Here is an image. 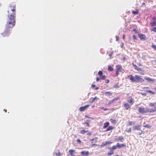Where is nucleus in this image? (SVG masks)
<instances>
[{
    "label": "nucleus",
    "instance_id": "48",
    "mask_svg": "<svg viewBox=\"0 0 156 156\" xmlns=\"http://www.w3.org/2000/svg\"><path fill=\"white\" fill-rule=\"evenodd\" d=\"M137 65L138 66H142V65L140 63H138L137 64Z\"/></svg>",
    "mask_w": 156,
    "mask_h": 156
},
{
    "label": "nucleus",
    "instance_id": "14",
    "mask_svg": "<svg viewBox=\"0 0 156 156\" xmlns=\"http://www.w3.org/2000/svg\"><path fill=\"white\" fill-rule=\"evenodd\" d=\"M103 94L104 95H106L110 96L112 94V93L110 91H107L103 93Z\"/></svg>",
    "mask_w": 156,
    "mask_h": 156
},
{
    "label": "nucleus",
    "instance_id": "61",
    "mask_svg": "<svg viewBox=\"0 0 156 156\" xmlns=\"http://www.w3.org/2000/svg\"><path fill=\"white\" fill-rule=\"evenodd\" d=\"M153 61L154 63H156V60H154Z\"/></svg>",
    "mask_w": 156,
    "mask_h": 156
},
{
    "label": "nucleus",
    "instance_id": "10",
    "mask_svg": "<svg viewBox=\"0 0 156 156\" xmlns=\"http://www.w3.org/2000/svg\"><path fill=\"white\" fill-rule=\"evenodd\" d=\"M81 155L82 156H88L89 154V152L88 151H83L80 152Z\"/></svg>",
    "mask_w": 156,
    "mask_h": 156
},
{
    "label": "nucleus",
    "instance_id": "24",
    "mask_svg": "<svg viewBox=\"0 0 156 156\" xmlns=\"http://www.w3.org/2000/svg\"><path fill=\"white\" fill-rule=\"evenodd\" d=\"M88 130H86L85 129H83L82 130H81L80 131V133L81 134H83L84 133L87 132H88Z\"/></svg>",
    "mask_w": 156,
    "mask_h": 156
},
{
    "label": "nucleus",
    "instance_id": "15",
    "mask_svg": "<svg viewBox=\"0 0 156 156\" xmlns=\"http://www.w3.org/2000/svg\"><path fill=\"white\" fill-rule=\"evenodd\" d=\"M116 68L117 70L120 72L122 71V68L121 66L119 65H117L116 66Z\"/></svg>",
    "mask_w": 156,
    "mask_h": 156
},
{
    "label": "nucleus",
    "instance_id": "26",
    "mask_svg": "<svg viewBox=\"0 0 156 156\" xmlns=\"http://www.w3.org/2000/svg\"><path fill=\"white\" fill-rule=\"evenodd\" d=\"M156 105V103L155 102H154V103H150L149 104V105L151 107L155 106Z\"/></svg>",
    "mask_w": 156,
    "mask_h": 156
},
{
    "label": "nucleus",
    "instance_id": "41",
    "mask_svg": "<svg viewBox=\"0 0 156 156\" xmlns=\"http://www.w3.org/2000/svg\"><path fill=\"white\" fill-rule=\"evenodd\" d=\"M119 71L116 70V75L117 76H118V75L119 74Z\"/></svg>",
    "mask_w": 156,
    "mask_h": 156
},
{
    "label": "nucleus",
    "instance_id": "5",
    "mask_svg": "<svg viewBox=\"0 0 156 156\" xmlns=\"http://www.w3.org/2000/svg\"><path fill=\"white\" fill-rule=\"evenodd\" d=\"M98 75L100 78H96V80L97 82L100 79L102 80H105L106 79L105 76V75H103V72L102 71H99L98 73Z\"/></svg>",
    "mask_w": 156,
    "mask_h": 156
},
{
    "label": "nucleus",
    "instance_id": "19",
    "mask_svg": "<svg viewBox=\"0 0 156 156\" xmlns=\"http://www.w3.org/2000/svg\"><path fill=\"white\" fill-rule=\"evenodd\" d=\"M117 147V145L113 146L112 147H108V149H112V150H114L116 149Z\"/></svg>",
    "mask_w": 156,
    "mask_h": 156
},
{
    "label": "nucleus",
    "instance_id": "9",
    "mask_svg": "<svg viewBox=\"0 0 156 156\" xmlns=\"http://www.w3.org/2000/svg\"><path fill=\"white\" fill-rule=\"evenodd\" d=\"M123 107L126 110H128L130 108V106L128 103L126 102H125L123 104Z\"/></svg>",
    "mask_w": 156,
    "mask_h": 156
},
{
    "label": "nucleus",
    "instance_id": "44",
    "mask_svg": "<svg viewBox=\"0 0 156 156\" xmlns=\"http://www.w3.org/2000/svg\"><path fill=\"white\" fill-rule=\"evenodd\" d=\"M149 88V87H144L143 88V89L145 90V89H148Z\"/></svg>",
    "mask_w": 156,
    "mask_h": 156
},
{
    "label": "nucleus",
    "instance_id": "47",
    "mask_svg": "<svg viewBox=\"0 0 156 156\" xmlns=\"http://www.w3.org/2000/svg\"><path fill=\"white\" fill-rule=\"evenodd\" d=\"M115 38H116V41H118L119 40V37L117 36H116Z\"/></svg>",
    "mask_w": 156,
    "mask_h": 156
},
{
    "label": "nucleus",
    "instance_id": "11",
    "mask_svg": "<svg viewBox=\"0 0 156 156\" xmlns=\"http://www.w3.org/2000/svg\"><path fill=\"white\" fill-rule=\"evenodd\" d=\"M133 65L134 69L140 72L142 71L141 69L137 66L136 65L134 64L133 63Z\"/></svg>",
    "mask_w": 156,
    "mask_h": 156
},
{
    "label": "nucleus",
    "instance_id": "58",
    "mask_svg": "<svg viewBox=\"0 0 156 156\" xmlns=\"http://www.w3.org/2000/svg\"><path fill=\"white\" fill-rule=\"evenodd\" d=\"M99 89V87H96V88H95V90H97L98 89Z\"/></svg>",
    "mask_w": 156,
    "mask_h": 156
},
{
    "label": "nucleus",
    "instance_id": "25",
    "mask_svg": "<svg viewBox=\"0 0 156 156\" xmlns=\"http://www.w3.org/2000/svg\"><path fill=\"white\" fill-rule=\"evenodd\" d=\"M144 127H145L146 128H149V129H150L151 128V126L149 125V124H147L146 125H144Z\"/></svg>",
    "mask_w": 156,
    "mask_h": 156
},
{
    "label": "nucleus",
    "instance_id": "64",
    "mask_svg": "<svg viewBox=\"0 0 156 156\" xmlns=\"http://www.w3.org/2000/svg\"><path fill=\"white\" fill-rule=\"evenodd\" d=\"M154 89H155V90L156 91V87H155Z\"/></svg>",
    "mask_w": 156,
    "mask_h": 156
},
{
    "label": "nucleus",
    "instance_id": "17",
    "mask_svg": "<svg viewBox=\"0 0 156 156\" xmlns=\"http://www.w3.org/2000/svg\"><path fill=\"white\" fill-rule=\"evenodd\" d=\"M110 150L109 152H108L107 154L108 156L114 154V151L112 149H108Z\"/></svg>",
    "mask_w": 156,
    "mask_h": 156
},
{
    "label": "nucleus",
    "instance_id": "12",
    "mask_svg": "<svg viewBox=\"0 0 156 156\" xmlns=\"http://www.w3.org/2000/svg\"><path fill=\"white\" fill-rule=\"evenodd\" d=\"M117 147L119 148H121L122 147H124L126 146V145L125 144H120L119 143H117Z\"/></svg>",
    "mask_w": 156,
    "mask_h": 156
},
{
    "label": "nucleus",
    "instance_id": "49",
    "mask_svg": "<svg viewBox=\"0 0 156 156\" xmlns=\"http://www.w3.org/2000/svg\"><path fill=\"white\" fill-rule=\"evenodd\" d=\"M112 102L111 101V100L110 101H109V102L108 103V105H110L111 104H112Z\"/></svg>",
    "mask_w": 156,
    "mask_h": 156
},
{
    "label": "nucleus",
    "instance_id": "60",
    "mask_svg": "<svg viewBox=\"0 0 156 156\" xmlns=\"http://www.w3.org/2000/svg\"><path fill=\"white\" fill-rule=\"evenodd\" d=\"M142 94L143 95H145L146 94L145 93H143Z\"/></svg>",
    "mask_w": 156,
    "mask_h": 156
},
{
    "label": "nucleus",
    "instance_id": "36",
    "mask_svg": "<svg viewBox=\"0 0 156 156\" xmlns=\"http://www.w3.org/2000/svg\"><path fill=\"white\" fill-rule=\"evenodd\" d=\"M101 108L102 109H103V110H104L105 111H106L109 110V109L108 108H105L104 107H101Z\"/></svg>",
    "mask_w": 156,
    "mask_h": 156
},
{
    "label": "nucleus",
    "instance_id": "38",
    "mask_svg": "<svg viewBox=\"0 0 156 156\" xmlns=\"http://www.w3.org/2000/svg\"><path fill=\"white\" fill-rule=\"evenodd\" d=\"M90 99L91 100V101H90V103H93L95 101L94 99L93 98H90Z\"/></svg>",
    "mask_w": 156,
    "mask_h": 156
},
{
    "label": "nucleus",
    "instance_id": "16",
    "mask_svg": "<svg viewBox=\"0 0 156 156\" xmlns=\"http://www.w3.org/2000/svg\"><path fill=\"white\" fill-rule=\"evenodd\" d=\"M109 125V123L108 122H106L104 123V126H103V128L104 129H105Z\"/></svg>",
    "mask_w": 156,
    "mask_h": 156
},
{
    "label": "nucleus",
    "instance_id": "39",
    "mask_svg": "<svg viewBox=\"0 0 156 156\" xmlns=\"http://www.w3.org/2000/svg\"><path fill=\"white\" fill-rule=\"evenodd\" d=\"M56 154L57 156H60L61 155V154L60 152L56 153Z\"/></svg>",
    "mask_w": 156,
    "mask_h": 156
},
{
    "label": "nucleus",
    "instance_id": "18",
    "mask_svg": "<svg viewBox=\"0 0 156 156\" xmlns=\"http://www.w3.org/2000/svg\"><path fill=\"white\" fill-rule=\"evenodd\" d=\"M69 153L70 155L71 156H73L74 155L73 154V153L75 152V151L74 150L70 149L69 150Z\"/></svg>",
    "mask_w": 156,
    "mask_h": 156
},
{
    "label": "nucleus",
    "instance_id": "31",
    "mask_svg": "<svg viewBox=\"0 0 156 156\" xmlns=\"http://www.w3.org/2000/svg\"><path fill=\"white\" fill-rule=\"evenodd\" d=\"M119 99V97H117V98H114L111 101L112 102H113L114 101H117Z\"/></svg>",
    "mask_w": 156,
    "mask_h": 156
},
{
    "label": "nucleus",
    "instance_id": "45",
    "mask_svg": "<svg viewBox=\"0 0 156 156\" xmlns=\"http://www.w3.org/2000/svg\"><path fill=\"white\" fill-rule=\"evenodd\" d=\"M91 134V133L90 132L87 133V135H88L90 136Z\"/></svg>",
    "mask_w": 156,
    "mask_h": 156
},
{
    "label": "nucleus",
    "instance_id": "52",
    "mask_svg": "<svg viewBox=\"0 0 156 156\" xmlns=\"http://www.w3.org/2000/svg\"><path fill=\"white\" fill-rule=\"evenodd\" d=\"M125 35L123 34V36H122V39H123L124 40L125 39Z\"/></svg>",
    "mask_w": 156,
    "mask_h": 156
},
{
    "label": "nucleus",
    "instance_id": "54",
    "mask_svg": "<svg viewBox=\"0 0 156 156\" xmlns=\"http://www.w3.org/2000/svg\"><path fill=\"white\" fill-rule=\"evenodd\" d=\"M123 45H124V43H122V44L121 45V48H122V47H123Z\"/></svg>",
    "mask_w": 156,
    "mask_h": 156
},
{
    "label": "nucleus",
    "instance_id": "59",
    "mask_svg": "<svg viewBox=\"0 0 156 156\" xmlns=\"http://www.w3.org/2000/svg\"><path fill=\"white\" fill-rule=\"evenodd\" d=\"M97 97H95V98H93L95 100V99H97Z\"/></svg>",
    "mask_w": 156,
    "mask_h": 156
},
{
    "label": "nucleus",
    "instance_id": "33",
    "mask_svg": "<svg viewBox=\"0 0 156 156\" xmlns=\"http://www.w3.org/2000/svg\"><path fill=\"white\" fill-rule=\"evenodd\" d=\"M147 92L148 93H151V94H153V95H154V94H155V93L154 92H153V91H151V90H147Z\"/></svg>",
    "mask_w": 156,
    "mask_h": 156
},
{
    "label": "nucleus",
    "instance_id": "29",
    "mask_svg": "<svg viewBox=\"0 0 156 156\" xmlns=\"http://www.w3.org/2000/svg\"><path fill=\"white\" fill-rule=\"evenodd\" d=\"M151 31L156 33V27H153L151 29Z\"/></svg>",
    "mask_w": 156,
    "mask_h": 156
},
{
    "label": "nucleus",
    "instance_id": "28",
    "mask_svg": "<svg viewBox=\"0 0 156 156\" xmlns=\"http://www.w3.org/2000/svg\"><path fill=\"white\" fill-rule=\"evenodd\" d=\"M108 70L110 71H112L113 70V69L111 66H108Z\"/></svg>",
    "mask_w": 156,
    "mask_h": 156
},
{
    "label": "nucleus",
    "instance_id": "6",
    "mask_svg": "<svg viewBox=\"0 0 156 156\" xmlns=\"http://www.w3.org/2000/svg\"><path fill=\"white\" fill-rule=\"evenodd\" d=\"M138 37L141 40L144 41L146 39V37L145 34L140 33L138 34Z\"/></svg>",
    "mask_w": 156,
    "mask_h": 156
},
{
    "label": "nucleus",
    "instance_id": "32",
    "mask_svg": "<svg viewBox=\"0 0 156 156\" xmlns=\"http://www.w3.org/2000/svg\"><path fill=\"white\" fill-rule=\"evenodd\" d=\"M134 123H133V122L132 121H128V123L127 124V125L128 126H131Z\"/></svg>",
    "mask_w": 156,
    "mask_h": 156
},
{
    "label": "nucleus",
    "instance_id": "23",
    "mask_svg": "<svg viewBox=\"0 0 156 156\" xmlns=\"http://www.w3.org/2000/svg\"><path fill=\"white\" fill-rule=\"evenodd\" d=\"M139 10L137 9L136 11H132V13L134 15H137L138 14Z\"/></svg>",
    "mask_w": 156,
    "mask_h": 156
},
{
    "label": "nucleus",
    "instance_id": "20",
    "mask_svg": "<svg viewBox=\"0 0 156 156\" xmlns=\"http://www.w3.org/2000/svg\"><path fill=\"white\" fill-rule=\"evenodd\" d=\"M145 79L149 82H150V81L154 82L155 81L154 79H152L149 77H147L145 78Z\"/></svg>",
    "mask_w": 156,
    "mask_h": 156
},
{
    "label": "nucleus",
    "instance_id": "43",
    "mask_svg": "<svg viewBox=\"0 0 156 156\" xmlns=\"http://www.w3.org/2000/svg\"><path fill=\"white\" fill-rule=\"evenodd\" d=\"M133 31L135 32V33L136 34L138 33V32L136 30V29H134L133 30Z\"/></svg>",
    "mask_w": 156,
    "mask_h": 156
},
{
    "label": "nucleus",
    "instance_id": "51",
    "mask_svg": "<svg viewBox=\"0 0 156 156\" xmlns=\"http://www.w3.org/2000/svg\"><path fill=\"white\" fill-rule=\"evenodd\" d=\"M95 85L94 84H92V85H91V87L92 88H94L95 87Z\"/></svg>",
    "mask_w": 156,
    "mask_h": 156
},
{
    "label": "nucleus",
    "instance_id": "34",
    "mask_svg": "<svg viewBox=\"0 0 156 156\" xmlns=\"http://www.w3.org/2000/svg\"><path fill=\"white\" fill-rule=\"evenodd\" d=\"M152 47L156 51V45L152 44Z\"/></svg>",
    "mask_w": 156,
    "mask_h": 156
},
{
    "label": "nucleus",
    "instance_id": "53",
    "mask_svg": "<svg viewBox=\"0 0 156 156\" xmlns=\"http://www.w3.org/2000/svg\"><path fill=\"white\" fill-rule=\"evenodd\" d=\"M92 146H97V144H92L91 145Z\"/></svg>",
    "mask_w": 156,
    "mask_h": 156
},
{
    "label": "nucleus",
    "instance_id": "27",
    "mask_svg": "<svg viewBox=\"0 0 156 156\" xmlns=\"http://www.w3.org/2000/svg\"><path fill=\"white\" fill-rule=\"evenodd\" d=\"M112 143V142L111 141H106L105 142V143L103 145V146H105L107 144H111Z\"/></svg>",
    "mask_w": 156,
    "mask_h": 156
},
{
    "label": "nucleus",
    "instance_id": "22",
    "mask_svg": "<svg viewBox=\"0 0 156 156\" xmlns=\"http://www.w3.org/2000/svg\"><path fill=\"white\" fill-rule=\"evenodd\" d=\"M110 121L112 123L114 124H115L117 121V120L112 119H110Z\"/></svg>",
    "mask_w": 156,
    "mask_h": 156
},
{
    "label": "nucleus",
    "instance_id": "21",
    "mask_svg": "<svg viewBox=\"0 0 156 156\" xmlns=\"http://www.w3.org/2000/svg\"><path fill=\"white\" fill-rule=\"evenodd\" d=\"M151 27L156 26V21H153L151 22L150 23Z\"/></svg>",
    "mask_w": 156,
    "mask_h": 156
},
{
    "label": "nucleus",
    "instance_id": "57",
    "mask_svg": "<svg viewBox=\"0 0 156 156\" xmlns=\"http://www.w3.org/2000/svg\"><path fill=\"white\" fill-rule=\"evenodd\" d=\"M94 139L93 138V139H91L90 140V141H94Z\"/></svg>",
    "mask_w": 156,
    "mask_h": 156
},
{
    "label": "nucleus",
    "instance_id": "37",
    "mask_svg": "<svg viewBox=\"0 0 156 156\" xmlns=\"http://www.w3.org/2000/svg\"><path fill=\"white\" fill-rule=\"evenodd\" d=\"M83 124H86L87 126L88 127H89L90 126L89 123L88 122H85L83 123Z\"/></svg>",
    "mask_w": 156,
    "mask_h": 156
},
{
    "label": "nucleus",
    "instance_id": "30",
    "mask_svg": "<svg viewBox=\"0 0 156 156\" xmlns=\"http://www.w3.org/2000/svg\"><path fill=\"white\" fill-rule=\"evenodd\" d=\"M124 140V138L123 137H119L117 140L118 141H122V140Z\"/></svg>",
    "mask_w": 156,
    "mask_h": 156
},
{
    "label": "nucleus",
    "instance_id": "42",
    "mask_svg": "<svg viewBox=\"0 0 156 156\" xmlns=\"http://www.w3.org/2000/svg\"><path fill=\"white\" fill-rule=\"evenodd\" d=\"M77 141L79 143H80L81 142V140L79 139H77Z\"/></svg>",
    "mask_w": 156,
    "mask_h": 156
},
{
    "label": "nucleus",
    "instance_id": "1",
    "mask_svg": "<svg viewBox=\"0 0 156 156\" xmlns=\"http://www.w3.org/2000/svg\"><path fill=\"white\" fill-rule=\"evenodd\" d=\"M16 9L15 4L12 3L10 5L8 11V19L5 25V29L3 32L1 34L3 37L9 36L10 34V29L13 27L15 25Z\"/></svg>",
    "mask_w": 156,
    "mask_h": 156
},
{
    "label": "nucleus",
    "instance_id": "55",
    "mask_svg": "<svg viewBox=\"0 0 156 156\" xmlns=\"http://www.w3.org/2000/svg\"><path fill=\"white\" fill-rule=\"evenodd\" d=\"M85 117L87 118H90V117H89L87 115H85Z\"/></svg>",
    "mask_w": 156,
    "mask_h": 156
},
{
    "label": "nucleus",
    "instance_id": "63",
    "mask_svg": "<svg viewBox=\"0 0 156 156\" xmlns=\"http://www.w3.org/2000/svg\"><path fill=\"white\" fill-rule=\"evenodd\" d=\"M145 4V3H143L142 4V5H144Z\"/></svg>",
    "mask_w": 156,
    "mask_h": 156
},
{
    "label": "nucleus",
    "instance_id": "56",
    "mask_svg": "<svg viewBox=\"0 0 156 156\" xmlns=\"http://www.w3.org/2000/svg\"><path fill=\"white\" fill-rule=\"evenodd\" d=\"M94 139L95 140V142H97L96 140L98 139V138L97 137H96Z\"/></svg>",
    "mask_w": 156,
    "mask_h": 156
},
{
    "label": "nucleus",
    "instance_id": "46",
    "mask_svg": "<svg viewBox=\"0 0 156 156\" xmlns=\"http://www.w3.org/2000/svg\"><path fill=\"white\" fill-rule=\"evenodd\" d=\"M109 81V80L108 79L106 80L105 81V82L106 83H108Z\"/></svg>",
    "mask_w": 156,
    "mask_h": 156
},
{
    "label": "nucleus",
    "instance_id": "7",
    "mask_svg": "<svg viewBox=\"0 0 156 156\" xmlns=\"http://www.w3.org/2000/svg\"><path fill=\"white\" fill-rule=\"evenodd\" d=\"M127 102L131 105H133L134 103V101L131 97H129L128 98Z\"/></svg>",
    "mask_w": 156,
    "mask_h": 156
},
{
    "label": "nucleus",
    "instance_id": "35",
    "mask_svg": "<svg viewBox=\"0 0 156 156\" xmlns=\"http://www.w3.org/2000/svg\"><path fill=\"white\" fill-rule=\"evenodd\" d=\"M126 131L127 132L130 133L131 131V128H129L128 129H126Z\"/></svg>",
    "mask_w": 156,
    "mask_h": 156
},
{
    "label": "nucleus",
    "instance_id": "62",
    "mask_svg": "<svg viewBox=\"0 0 156 156\" xmlns=\"http://www.w3.org/2000/svg\"><path fill=\"white\" fill-rule=\"evenodd\" d=\"M126 59V58L125 57H124L123 58V60L124 61L125 60V59Z\"/></svg>",
    "mask_w": 156,
    "mask_h": 156
},
{
    "label": "nucleus",
    "instance_id": "40",
    "mask_svg": "<svg viewBox=\"0 0 156 156\" xmlns=\"http://www.w3.org/2000/svg\"><path fill=\"white\" fill-rule=\"evenodd\" d=\"M133 40H136L137 39L136 38L135 35H133Z\"/></svg>",
    "mask_w": 156,
    "mask_h": 156
},
{
    "label": "nucleus",
    "instance_id": "4",
    "mask_svg": "<svg viewBox=\"0 0 156 156\" xmlns=\"http://www.w3.org/2000/svg\"><path fill=\"white\" fill-rule=\"evenodd\" d=\"M134 130H136L138 132L136 133L137 135H140L143 133V131L141 129L140 125H136L134 126L133 128Z\"/></svg>",
    "mask_w": 156,
    "mask_h": 156
},
{
    "label": "nucleus",
    "instance_id": "13",
    "mask_svg": "<svg viewBox=\"0 0 156 156\" xmlns=\"http://www.w3.org/2000/svg\"><path fill=\"white\" fill-rule=\"evenodd\" d=\"M114 129V127L112 126H109L106 129L105 131H108L110 130H112V129Z\"/></svg>",
    "mask_w": 156,
    "mask_h": 156
},
{
    "label": "nucleus",
    "instance_id": "50",
    "mask_svg": "<svg viewBox=\"0 0 156 156\" xmlns=\"http://www.w3.org/2000/svg\"><path fill=\"white\" fill-rule=\"evenodd\" d=\"M152 19L155 20H156V17H154L152 18Z\"/></svg>",
    "mask_w": 156,
    "mask_h": 156
},
{
    "label": "nucleus",
    "instance_id": "8",
    "mask_svg": "<svg viewBox=\"0 0 156 156\" xmlns=\"http://www.w3.org/2000/svg\"><path fill=\"white\" fill-rule=\"evenodd\" d=\"M90 106V105H85L83 107H81L79 108V110L81 112L83 111L85 109H87Z\"/></svg>",
    "mask_w": 156,
    "mask_h": 156
},
{
    "label": "nucleus",
    "instance_id": "3",
    "mask_svg": "<svg viewBox=\"0 0 156 156\" xmlns=\"http://www.w3.org/2000/svg\"><path fill=\"white\" fill-rule=\"evenodd\" d=\"M138 111L140 114H144L148 112H155V110L152 109H150L147 108H144L139 107H138Z\"/></svg>",
    "mask_w": 156,
    "mask_h": 156
},
{
    "label": "nucleus",
    "instance_id": "2",
    "mask_svg": "<svg viewBox=\"0 0 156 156\" xmlns=\"http://www.w3.org/2000/svg\"><path fill=\"white\" fill-rule=\"evenodd\" d=\"M127 77L132 82H142L144 81V79L137 75H135V76H133L132 75H129L127 76Z\"/></svg>",
    "mask_w": 156,
    "mask_h": 156
}]
</instances>
